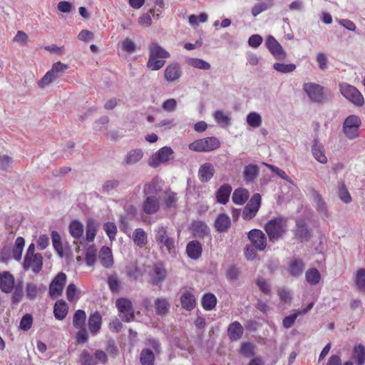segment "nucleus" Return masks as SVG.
<instances>
[{"instance_id":"nucleus-1","label":"nucleus","mask_w":365,"mask_h":365,"mask_svg":"<svg viewBox=\"0 0 365 365\" xmlns=\"http://www.w3.org/2000/svg\"><path fill=\"white\" fill-rule=\"evenodd\" d=\"M269 241L274 242L282 238L287 231V220L278 216L269 220L264 225Z\"/></svg>"},{"instance_id":"nucleus-2","label":"nucleus","mask_w":365,"mask_h":365,"mask_svg":"<svg viewBox=\"0 0 365 365\" xmlns=\"http://www.w3.org/2000/svg\"><path fill=\"white\" fill-rule=\"evenodd\" d=\"M170 56L169 53L157 43H153L150 46L149 58L147 66L152 71L160 69L165 63L163 58Z\"/></svg>"},{"instance_id":"nucleus-3","label":"nucleus","mask_w":365,"mask_h":365,"mask_svg":"<svg viewBox=\"0 0 365 365\" xmlns=\"http://www.w3.org/2000/svg\"><path fill=\"white\" fill-rule=\"evenodd\" d=\"M362 122L359 116L350 115L346 118L343 123L342 131L349 140H354L360 135V127Z\"/></svg>"},{"instance_id":"nucleus-4","label":"nucleus","mask_w":365,"mask_h":365,"mask_svg":"<svg viewBox=\"0 0 365 365\" xmlns=\"http://www.w3.org/2000/svg\"><path fill=\"white\" fill-rule=\"evenodd\" d=\"M220 146V141L216 137H207L197 140L189 144L190 150L195 152H210Z\"/></svg>"},{"instance_id":"nucleus-5","label":"nucleus","mask_w":365,"mask_h":365,"mask_svg":"<svg viewBox=\"0 0 365 365\" xmlns=\"http://www.w3.org/2000/svg\"><path fill=\"white\" fill-rule=\"evenodd\" d=\"M339 90L341 95L357 107H361L364 104V99L358 89L346 83H342L339 85Z\"/></svg>"},{"instance_id":"nucleus-6","label":"nucleus","mask_w":365,"mask_h":365,"mask_svg":"<svg viewBox=\"0 0 365 365\" xmlns=\"http://www.w3.org/2000/svg\"><path fill=\"white\" fill-rule=\"evenodd\" d=\"M174 152L170 147L165 146L155 152L148 160V165L151 168H156L161 164H166L173 158Z\"/></svg>"},{"instance_id":"nucleus-7","label":"nucleus","mask_w":365,"mask_h":365,"mask_svg":"<svg viewBox=\"0 0 365 365\" xmlns=\"http://www.w3.org/2000/svg\"><path fill=\"white\" fill-rule=\"evenodd\" d=\"M115 306L123 321L130 322L134 320L133 304L130 299L124 297L119 298L115 302Z\"/></svg>"},{"instance_id":"nucleus-8","label":"nucleus","mask_w":365,"mask_h":365,"mask_svg":"<svg viewBox=\"0 0 365 365\" xmlns=\"http://www.w3.org/2000/svg\"><path fill=\"white\" fill-rule=\"evenodd\" d=\"M67 280L66 274L61 272L49 284V295L51 298L61 296Z\"/></svg>"},{"instance_id":"nucleus-9","label":"nucleus","mask_w":365,"mask_h":365,"mask_svg":"<svg viewBox=\"0 0 365 365\" xmlns=\"http://www.w3.org/2000/svg\"><path fill=\"white\" fill-rule=\"evenodd\" d=\"M260 205L261 195L259 193L254 194L244 207L242 218L245 220H250L254 218L259 210Z\"/></svg>"},{"instance_id":"nucleus-10","label":"nucleus","mask_w":365,"mask_h":365,"mask_svg":"<svg viewBox=\"0 0 365 365\" xmlns=\"http://www.w3.org/2000/svg\"><path fill=\"white\" fill-rule=\"evenodd\" d=\"M247 237L255 249L264 250L267 247V237L262 230L253 229L248 232Z\"/></svg>"},{"instance_id":"nucleus-11","label":"nucleus","mask_w":365,"mask_h":365,"mask_svg":"<svg viewBox=\"0 0 365 365\" xmlns=\"http://www.w3.org/2000/svg\"><path fill=\"white\" fill-rule=\"evenodd\" d=\"M155 240L160 245H163L171 252L175 249V241L167 232V227L160 226L155 230Z\"/></svg>"},{"instance_id":"nucleus-12","label":"nucleus","mask_w":365,"mask_h":365,"mask_svg":"<svg viewBox=\"0 0 365 365\" xmlns=\"http://www.w3.org/2000/svg\"><path fill=\"white\" fill-rule=\"evenodd\" d=\"M304 90L312 101L322 103L324 100V88L318 84L304 83Z\"/></svg>"},{"instance_id":"nucleus-13","label":"nucleus","mask_w":365,"mask_h":365,"mask_svg":"<svg viewBox=\"0 0 365 365\" xmlns=\"http://www.w3.org/2000/svg\"><path fill=\"white\" fill-rule=\"evenodd\" d=\"M266 44L269 52L277 60H284L286 58V53L279 43L272 36L267 37Z\"/></svg>"},{"instance_id":"nucleus-14","label":"nucleus","mask_w":365,"mask_h":365,"mask_svg":"<svg viewBox=\"0 0 365 365\" xmlns=\"http://www.w3.org/2000/svg\"><path fill=\"white\" fill-rule=\"evenodd\" d=\"M167 275V271L161 263H157L153 265L149 271V276L153 284H158L163 282Z\"/></svg>"},{"instance_id":"nucleus-15","label":"nucleus","mask_w":365,"mask_h":365,"mask_svg":"<svg viewBox=\"0 0 365 365\" xmlns=\"http://www.w3.org/2000/svg\"><path fill=\"white\" fill-rule=\"evenodd\" d=\"M294 234L295 238L300 242L307 241L311 237L308 226L303 220H297Z\"/></svg>"},{"instance_id":"nucleus-16","label":"nucleus","mask_w":365,"mask_h":365,"mask_svg":"<svg viewBox=\"0 0 365 365\" xmlns=\"http://www.w3.org/2000/svg\"><path fill=\"white\" fill-rule=\"evenodd\" d=\"M98 259L101 265L106 269L113 267L114 259L110 248L103 246L101 248L98 254Z\"/></svg>"},{"instance_id":"nucleus-17","label":"nucleus","mask_w":365,"mask_h":365,"mask_svg":"<svg viewBox=\"0 0 365 365\" xmlns=\"http://www.w3.org/2000/svg\"><path fill=\"white\" fill-rule=\"evenodd\" d=\"M160 208V200L154 195L147 197L143 201L142 209L147 215L156 213Z\"/></svg>"},{"instance_id":"nucleus-18","label":"nucleus","mask_w":365,"mask_h":365,"mask_svg":"<svg viewBox=\"0 0 365 365\" xmlns=\"http://www.w3.org/2000/svg\"><path fill=\"white\" fill-rule=\"evenodd\" d=\"M24 269H31L35 274L38 273L43 267V257L41 254L36 253L31 257H29V260L26 262V259L24 261Z\"/></svg>"},{"instance_id":"nucleus-19","label":"nucleus","mask_w":365,"mask_h":365,"mask_svg":"<svg viewBox=\"0 0 365 365\" xmlns=\"http://www.w3.org/2000/svg\"><path fill=\"white\" fill-rule=\"evenodd\" d=\"M14 287V277L9 272H0V289L5 293H10Z\"/></svg>"},{"instance_id":"nucleus-20","label":"nucleus","mask_w":365,"mask_h":365,"mask_svg":"<svg viewBox=\"0 0 365 365\" xmlns=\"http://www.w3.org/2000/svg\"><path fill=\"white\" fill-rule=\"evenodd\" d=\"M231 220L225 213L219 214L214 222V227L218 232H227L231 227Z\"/></svg>"},{"instance_id":"nucleus-21","label":"nucleus","mask_w":365,"mask_h":365,"mask_svg":"<svg viewBox=\"0 0 365 365\" xmlns=\"http://www.w3.org/2000/svg\"><path fill=\"white\" fill-rule=\"evenodd\" d=\"M102 317L98 312L90 314L88 321L89 331L91 334H97L101 329Z\"/></svg>"},{"instance_id":"nucleus-22","label":"nucleus","mask_w":365,"mask_h":365,"mask_svg":"<svg viewBox=\"0 0 365 365\" xmlns=\"http://www.w3.org/2000/svg\"><path fill=\"white\" fill-rule=\"evenodd\" d=\"M232 188L229 184H223L215 192L216 201L222 205H225L230 199Z\"/></svg>"},{"instance_id":"nucleus-23","label":"nucleus","mask_w":365,"mask_h":365,"mask_svg":"<svg viewBox=\"0 0 365 365\" xmlns=\"http://www.w3.org/2000/svg\"><path fill=\"white\" fill-rule=\"evenodd\" d=\"M215 173L214 166L209 163L202 165L198 170V177L201 182H207L211 180Z\"/></svg>"},{"instance_id":"nucleus-24","label":"nucleus","mask_w":365,"mask_h":365,"mask_svg":"<svg viewBox=\"0 0 365 365\" xmlns=\"http://www.w3.org/2000/svg\"><path fill=\"white\" fill-rule=\"evenodd\" d=\"M244 329L239 322H233L227 327V335L231 341H237L242 336Z\"/></svg>"},{"instance_id":"nucleus-25","label":"nucleus","mask_w":365,"mask_h":365,"mask_svg":"<svg viewBox=\"0 0 365 365\" xmlns=\"http://www.w3.org/2000/svg\"><path fill=\"white\" fill-rule=\"evenodd\" d=\"M202 252V245L197 240H192L187 245L186 252L191 259H198L201 256Z\"/></svg>"},{"instance_id":"nucleus-26","label":"nucleus","mask_w":365,"mask_h":365,"mask_svg":"<svg viewBox=\"0 0 365 365\" xmlns=\"http://www.w3.org/2000/svg\"><path fill=\"white\" fill-rule=\"evenodd\" d=\"M68 311L67 303L63 299H58L56 302L53 307L54 317L58 320H63L66 318Z\"/></svg>"},{"instance_id":"nucleus-27","label":"nucleus","mask_w":365,"mask_h":365,"mask_svg":"<svg viewBox=\"0 0 365 365\" xmlns=\"http://www.w3.org/2000/svg\"><path fill=\"white\" fill-rule=\"evenodd\" d=\"M165 79L169 82L178 80L181 76L180 66L176 63L170 64L167 66L164 73Z\"/></svg>"},{"instance_id":"nucleus-28","label":"nucleus","mask_w":365,"mask_h":365,"mask_svg":"<svg viewBox=\"0 0 365 365\" xmlns=\"http://www.w3.org/2000/svg\"><path fill=\"white\" fill-rule=\"evenodd\" d=\"M250 197V193L245 188L236 189L232 197L233 202L236 205H242L245 204Z\"/></svg>"},{"instance_id":"nucleus-29","label":"nucleus","mask_w":365,"mask_h":365,"mask_svg":"<svg viewBox=\"0 0 365 365\" xmlns=\"http://www.w3.org/2000/svg\"><path fill=\"white\" fill-rule=\"evenodd\" d=\"M132 238L135 245L140 248L144 247L148 243L147 234L142 228L135 229Z\"/></svg>"},{"instance_id":"nucleus-30","label":"nucleus","mask_w":365,"mask_h":365,"mask_svg":"<svg viewBox=\"0 0 365 365\" xmlns=\"http://www.w3.org/2000/svg\"><path fill=\"white\" fill-rule=\"evenodd\" d=\"M191 227L194 235L196 237H203L209 234V227L204 222L194 221Z\"/></svg>"},{"instance_id":"nucleus-31","label":"nucleus","mask_w":365,"mask_h":365,"mask_svg":"<svg viewBox=\"0 0 365 365\" xmlns=\"http://www.w3.org/2000/svg\"><path fill=\"white\" fill-rule=\"evenodd\" d=\"M180 302L182 307L188 311L192 310L196 304L195 296L189 292L181 295Z\"/></svg>"},{"instance_id":"nucleus-32","label":"nucleus","mask_w":365,"mask_h":365,"mask_svg":"<svg viewBox=\"0 0 365 365\" xmlns=\"http://www.w3.org/2000/svg\"><path fill=\"white\" fill-rule=\"evenodd\" d=\"M170 304L165 298H158L155 301V307L158 315L164 316L169 312Z\"/></svg>"},{"instance_id":"nucleus-33","label":"nucleus","mask_w":365,"mask_h":365,"mask_svg":"<svg viewBox=\"0 0 365 365\" xmlns=\"http://www.w3.org/2000/svg\"><path fill=\"white\" fill-rule=\"evenodd\" d=\"M143 156V152L141 149H133L130 150L124 159V163L126 165H133L140 161Z\"/></svg>"},{"instance_id":"nucleus-34","label":"nucleus","mask_w":365,"mask_h":365,"mask_svg":"<svg viewBox=\"0 0 365 365\" xmlns=\"http://www.w3.org/2000/svg\"><path fill=\"white\" fill-rule=\"evenodd\" d=\"M69 232L76 240L80 239L83 234V225L78 220H73L69 225Z\"/></svg>"},{"instance_id":"nucleus-35","label":"nucleus","mask_w":365,"mask_h":365,"mask_svg":"<svg viewBox=\"0 0 365 365\" xmlns=\"http://www.w3.org/2000/svg\"><path fill=\"white\" fill-rule=\"evenodd\" d=\"M314 158L319 163L325 164L327 163V158L324 154L323 145L317 143H314L312 148Z\"/></svg>"},{"instance_id":"nucleus-36","label":"nucleus","mask_w":365,"mask_h":365,"mask_svg":"<svg viewBox=\"0 0 365 365\" xmlns=\"http://www.w3.org/2000/svg\"><path fill=\"white\" fill-rule=\"evenodd\" d=\"M155 353L149 349H143L140 354V361L142 365H154Z\"/></svg>"},{"instance_id":"nucleus-37","label":"nucleus","mask_w":365,"mask_h":365,"mask_svg":"<svg viewBox=\"0 0 365 365\" xmlns=\"http://www.w3.org/2000/svg\"><path fill=\"white\" fill-rule=\"evenodd\" d=\"M243 174L247 182H252L259 174V168L256 165H248L245 166Z\"/></svg>"},{"instance_id":"nucleus-38","label":"nucleus","mask_w":365,"mask_h":365,"mask_svg":"<svg viewBox=\"0 0 365 365\" xmlns=\"http://www.w3.org/2000/svg\"><path fill=\"white\" fill-rule=\"evenodd\" d=\"M86 319V314L82 309H78L73 317V325L76 329L84 328Z\"/></svg>"},{"instance_id":"nucleus-39","label":"nucleus","mask_w":365,"mask_h":365,"mask_svg":"<svg viewBox=\"0 0 365 365\" xmlns=\"http://www.w3.org/2000/svg\"><path fill=\"white\" fill-rule=\"evenodd\" d=\"M51 240L54 250L56 251V252L61 257H63L64 256V250L63 247L61 237L58 232H51Z\"/></svg>"},{"instance_id":"nucleus-40","label":"nucleus","mask_w":365,"mask_h":365,"mask_svg":"<svg viewBox=\"0 0 365 365\" xmlns=\"http://www.w3.org/2000/svg\"><path fill=\"white\" fill-rule=\"evenodd\" d=\"M217 304V298L212 293H207L202 299V306L204 309L210 311L213 309Z\"/></svg>"},{"instance_id":"nucleus-41","label":"nucleus","mask_w":365,"mask_h":365,"mask_svg":"<svg viewBox=\"0 0 365 365\" xmlns=\"http://www.w3.org/2000/svg\"><path fill=\"white\" fill-rule=\"evenodd\" d=\"M304 270V263L302 260L294 259L289 267V273L294 277L300 275Z\"/></svg>"},{"instance_id":"nucleus-42","label":"nucleus","mask_w":365,"mask_h":365,"mask_svg":"<svg viewBox=\"0 0 365 365\" xmlns=\"http://www.w3.org/2000/svg\"><path fill=\"white\" fill-rule=\"evenodd\" d=\"M97 233V227L93 219H88L86 222V240L91 242L94 240Z\"/></svg>"},{"instance_id":"nucleus-43","label":"nucleus","mask_w":365,"mask_h":365,"mask_svg":"<svg viewBox=\"0 0 365 365\" xmlns=\"http://www.w3.org/2000/svg\"><path fill=\"white\" fill-rule=\"evenodd\" d=\"M354 283L358 289L365 292V269L359 268L357 269L354 277Z\"/></svg>"},{"instance_id":"nucleus-44","label":"nucleus","mask_w":365,"mask_h":365,"mask_svg":"<svg viewBox=\"0 0 365 365\" xmlns=\"http://www.w3.org/2000/svg\"><path fill=\"white\" fill-rule=\"evenodd\" d=\"M306 280L312 285L318 284L321 279V274L316 268L309 269L305 274Z\"/></svg>"},{"instance_id":"nucleus-45","label":"nucleus","mask_w":365,"mask_h":365,"mask_svg":"<svg viewBox=\"0 0 365 365\" xmlns=\"http://www.w3.org/2000/svg\"><path fill=\"white\" fill-rule=\"evenodd\" d=\"M353 356L358 365H363L365 363V347L361 344L354 346Z\"/></svg>"},{"instance_id":"nucleus-46","label":"nucleus","mask_w":365,"mask_h":365,"mask_svg":"<svg viewBox=\"0 0 365 365\" xmlns=\"http://www.w3.org/2000/svg\"><path fill=\"white\" fill-rule=\"evenodd\" d=\"M166 197L164 200V206L165 208H176L178 202L177 193L168 191L165 192Z\"/></svg>"},{"instance_id":"nucleus-47","label":"nucleus","mask_w":365,"mask_h":365,"mask_svg":"<svg viewBox=\"0 0 365 365\" xmlns=\"http://www.w3.org/2000/svg\"><path fill=\"white\" fill-rule=\"evenodd\" d=\"M247 123L252 128H258L262 125V117L256 112H251L247 116Z\"/></svg>"},{"instance_id":"nucleus-48","label":"nucleus","mask_w":365,"mask_h":365,"mask_svg":"<svg viewBox=\"0 0 365 365\" xmlns=\"http://www.w3.org/2000/svg\"><path fill=\"white\" fill-rule=\"evenodd\" d=\"M81 365H97L95 356L91 354L87 350H83L80 356Z\"/></svg>"},{"instance_id":"nucleus-49","label":"nucleus","mask_w":365,"mask_h":365,"mask_svg":"<svg viewBox=\"0 0 365 365\" xmlns=\"http://www.w3.org/2000/svg\"><path fill=\"white\" fill-rule=\"evenodd\" d=\"M97 250L94 245L89 246L86 251L85 261L88 266H93L96 261Z\"/></svg>"},{"instance_id":"nucleus-50","label":"nucleus","mask_w":365,"mask_h":365,"mask_svg":"<svg viewBox=\"0 0 365 365\" xmlns=\"http://www.w3.org/2000/svg\"><path fill=\"white\" fill-rule=\"evenodd\" d=\"M66 297L70 302H77L79 299L76 286L74 284H69L66 288Z\"/></svg>"},{"instance_id":"nucleus-51","label":"nucleus","mask_w":365,"mask_h":365,"mask_svg":"<svg viewBox=\"0 0 365 365\" xmlns=\"http://www.w3.org/2000/svg\"><path fill=\"white\" fill-rule=\"evenodd\" d=\"M150 14L155 16V11L151 9L149 10L148 13L143 14L138 19V23L140 26L143 27H148L152 24V18Z\"/></svg>"},{"instance_id":"nucleus-52","label":"nucleus","mask_w":365,"mask_h":365,"mask_svg":"<svg viewBox=\"0 0 365 365\" xmlns=\"http://www.w3.org/2000/svg\"><path fill=\"white\" fill-rule=\"evenodd\" d=\"M188 63L189 65L200 69L209 70L210 68V63L200 58H190L188 61Z\"/></svg>"},{"instance_id":"nucleus-53","label":"nucleus","mask_w":365,"mask_h":365,"mask_svg":"<svg viewBox=\"0 0 365 365\" xmlns=\"http://www.w3.org/2000/svg\"><path fill=\"white\" fill-rule=\"evenodd\" d=\"M267 166L279 178L286 180L287 182L292 185H294L293 180L287 175V173L283 170L273 165L267 164Z\"/></svg>"},{"instance_id":"nucleus-54","label":"nucleus","mask_w":365,"mask_h":365,"mask_svg":"<svg viewBox=\"0 0 365 365\" xmlns=\"http://www.w3.org/2000/svg\"><path fill=\"white\" fill-rule=\"evenodd\" d=\"M103 229L108 235V238L113 241L115 238V235L117 233V227L115 223L111 222H108L104 224Z\"/></svg>"},{"instance_id":"nucleus-55","label":"nucleus","mask_w":365,"mask_h":365,"mask_svg":"<svg viewBox=\"0 0 365 365\" xmlns=\"http://www.w3.org/2000/svg\"><path fill=\"white\" fill-rule=\"evenodd\" d=\"M108 284L113 293H118L120 291V284L117 276L110 275L108 277Z\"/></svg>"},{"instance_id":"nucleus-56","label":"nucleus","mask_w":365,"mask_h":365,"mask_svg":"<svg viewBox=\"0 0 365 365\" xmlns=\"http://www.w3.org/2000/svg\"><path fill=\"white\" fill-rule=\"evenodd\" d=\"M273 68L281 73H291L296 68V66L294 63L284 64L281 63H275L273 65Z\"/></svg>"},{"instance_id":"nucleus-57","label":"nucleus","mask_w":365,"mask_h":365,"mask_svg":"<svg viewBox=\"0 0 365 365\" xmlns=\"http://www.w3.org/2000/svg\"><path fill=\"white\" fill-rule=\"evenodd\" d=\"M56 78V75H54L50 71H48L43 78L38 81V86L39 88H44L51 83Z\"/></svg>"},{"instance_id":"nucleus-58","label":"nucleus","mask_w":365,"mask_h":365,"mask_svg":"<svg viewBox=\"0 0 365 365\" xmlns=\"http://www.w3.org/2000/svg\"><path fill=\"white\" fill-rule=\"evenodd\" d=\"M33 324V317L31 314H26L23 316L20 321L19 328L24 331H28L31 329Z\"/></svg>"},{"instance_id":"nucleus-59","label":"nucleus","mask_w":365,"mask_h":365,"mask_svg":"<svg viewBox=\"0 0 365 365\" xmlns=\"http://www.w3.org/2000/svg\"><path fill=\"white\" fill-rule=\"evenodd\" d=\"M214 118L219 124L227 125L230 124V118L223 111L217 110L214 113Z\"/></svg>"},{"instance_id":"nucleus-60","label":"nucleus","mask_w":365,"mask_h":365,"mask_svg":"<svg viewBox=\"0 0 365 365\" xmlns=\"http://www.w3.org/2000/svg\"><path fill=\"white\" fill-rule=\"evenodd\" d=\"M301 315L298 310H297L294 313L287 317H285L282 321V324L284 327L286 329H289L293 326L295 322V320L298 317V316Z\"/></svg>"},{"instance_id":"nucleus-61","label":"nucleus","mask_w":365,"mask_h":365,"mask_svg":"<svg viewBox=\"0 0 365 365\" xmlns=\"http://www.w3.org/2000/svg\"><path fill=\"white\" fill-rule=\"evenodd\" d=\"M38 293V289L36 284H34L33 283H29L26 284V297L29 299H31V300L34 299L37 297Z\"/></svg>"},{"instance_id":"nucleus-62","label":"nucleus","mask_w":365,"mask_h":365,"mask_svg":"<svg viewBox=\"0 0 365 365\" xmlns=\"http://www.w3.org/2000/svg\"><path fill=\"white\" fill-rule=\"evenodd\" d=\"M339 196L340 200L345 203H349L351 201V197L344 184H342L339 188Z\"/></svg>"},{"instance_id":"nucleus-63","label":"nucleus","mask_w":365,"mask_h":365,"mask_svg":"<svg viewBox=\"0 0 365 365\" xmlns=\"http://www.w3.org/2000/svg\"><path fill=\"white\" fill-rule=\"evenodd\" d=\"M177 107V101L174 98H169L165 101L162 104V108L164 110L172 112L175 110Z\"/></svg>"},{"instance_id":"nucleus-64","label":"nucleus","mask_w":365,"mask_h":365,"mask_svg":"<svg viewBox=\"0 0 365 365\" xmlns=\"http://www.w3.org/2000/svg\"><path fill=\"white\" fill-rule=\"evenodd\" d=\"M76 334V340L78 344H84L88 341V335L86 328H80Z\"/></svg>"}]
</instances>
